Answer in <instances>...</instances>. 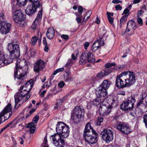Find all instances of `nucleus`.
<instances>
[{
    "instance_id": "e433bc0d",
    "label": "nucleus",
    "mask_w": 147,
    "mask_h": 147,
    "mask_svg": "<svg viewBox=\"0 0 147 147\" xmlns=\"http://www.w3.org/2000/svg\"><path fill=\"white\" fill-rule=\"evenodd\" d=\"M64 70V68L63 67H62L61 68H58L56 70L53 72V75H55L56 74L58 73L61 72L63 71Z\"/></svg>"
},
{
    "instance_id": "c9c22d12",
    "label": "nucleus",
    "mask_w": 147,
    "mask_h": 147,
    "mask_svg": "<svg viewBox=\"0 0 147 147\" xmlns=\"http://www.w3.org/2000/svg\"><path fill=\"white\" fill-rule=\"evenodd\" d=\"M75 14L77 16L76 18V20L77 22L78 23H80L81 21V19L80 17H82L80 15H79L77 12L75 13Z\"/></svg>"
},
{
    "instance_id": "f257e3e1",
    "label": "nucleus",
    "mask_w": 147,
    "mask_h": 147,
    "mask_svg": "<svg viewBox=\"0 0 147 147\" xmlns=\"http://www.w3.org/2000/svg\"><path fill=\"white\" fill-rule=\"evenodd\" d=\"M136 82V76L132 72L124 71L117 76L116 84L119 88L131 86Z\"/></svg>"
},
{
    "instance_id": "bb28decb",
    "label": "nucleus",
    "mask_w": 147,
    "mask_h": 147,
    "mask_svg": "<svg viewBox=\"0 0 147 147\" xmlns=\"http://www.w3.org/2000/svg\"><path fill=\"white\" fill-rule=\"evenodd\" d=\"M42 10H41L39 11L37 17L33 23V24L34 25L36 24L37 23H38V22L40 21L42 18Z\"/></svg>"
},
{
    "instance_id": "338daca9",
    "label": "nucleus",
    "mask_w": 147,
    "mask_h": 147,
    "mask_svg": "<svg viewBox=\"0 0 147 147\" xmlns=\"http://www.w3.org/2000/svg\"><path fill=\"white\" fill-rule=\"evenodd\" d=\"M107 17L108 16H111L113 15V13H109L108 12L107 13Z\"/></svg>"
},
{
    "instance_id": "f3484780",
    "label": "nucleus",
    "mask_w": 147,
    "mask_h": 147,
    "mask_svg": "<svg viewBox=\"0 0 147 147\" xmlns=\"http://www.w3.org/2000/svg\"><path fill=\"white\" fill-rule=\"evenodd\" d=\"M36 10V7H34L33 5L31 4L27 7L25 10V12L28 15L31 16L35 13Z\"/></svg>"
},
{
    "instance_id": "c03bdc74",
    "label": "nucleus",
    "mask_w": 147,
    "mask_h": 147,
    "mask_svg": "<svg viewBox=\"0 0 147 147\" xmlns=\"http://www.w3.org/2000/svg\"><path fill=\"white\" fill-rule=\"evenodd\" d=\"M47 138H44V141L42 145L44 147H48L47 144Z\"/></svg>"
},
{
    "instance_id": "680f3d73",
    "label": "nucleus",
    "mask_w": 147,
    "mask_h": 147,
    "mask_svg": "<svg viewBox=\"0 0 147 147\" xmlns=\"http://www.w3.org/2000/svg\"><path fill=\"white\" fill-rule=\"evenodd\" d=\"M43 44L44 45H47L46 38L45 37L44 38H43Z\"/></svg>"
},
{
    "instance_id": "5701e85b",
    "label": "nucleus",
    "mask_w": 147,
    "mask_h": 147,
    "mask_svg": "<svg viewBox=\"0 0 147 147\" xmlns=\"http://www.w3.org/2000/svg\"><path fill=\"white\" fill-rule=\"evenodd\" d=\"M55 30L53 28H49L46 33V36L49 39H51L53 38L55 35Z\"/></svg>"
},
{
    "instance_id": "6e6552de",
    "label": "nucleus",
    "mask_w": 147,
    "mask_h": 147,
    "mask_svg": "<svg viewBox=\"0 0 147 147\" xmlns=\"http://www.w3.org/2000/svg\"><path fill=\"white\" fill-rule=\"evenodd\" d=\"M136 101L134 96H131L125 101L121 106L122 109L125 111L128 110H131L133 108L134 104Z\"/></svg>"
},
{
    "instance_id": "ddd939ff",
    "label": "nucleus",
    "mask_w": 147,
    "mask_h": 147,
    "mask_svg": "<svg viewBox=\"0 0 147 147\" xmlns=\"http://www.w3.org/2000/svg\"><path fill=\"white\" fill-rule=\"evenodd\" d=\"M117 128L122 133L126 134H128L131 131L129 126L125 124H119L117 125Z\"/></svg>"
},
{
    "instance_id": "69168bd1",
    "label": "nucleus",
    "mask_w": 147,
    "mask_h": 147,
    "mask_svg": "<svg viewBox=\"0 0 147 147\" xmlns=\"http://www.w3.org/2000/svg\"><path fill=\"white\" fill-rule=\"evenodd\" d=\"M46 90H44L41 93V94L40 95V96L42 97H43L44 96V94L46 93Z\"/></svg>"
},
{
    "instance_id": "13d9d810",
    "label": "nucleus",
    "mask_w": 147,
    "mask_h": 147,
    "mask_svg": "<svg viewBox=\"0 0 147 147\" xmlns=\"http://www.w3.org/2000/svg\"><path fill=\"white\" fill-rule=\"evenodd\" d=\"M49 87V85H48V82H46L44 83L43 86H42V88H48Z\"/></svg>"
},
{
    "instance_id": "4d7b16f0",
    "label": "nucleus",
    "mask_w": 147,
    "mask_h": 147,
    "mask_svg": "<svg viewBox=\"0 0 147 147\" xmlns=\"http://www.w3.org/2000/svg\"><path fill=\"white\" fill-rule=\"evenodd\" d=\"M142 11L141 10H140L138 12L137 14L138 18H139L142 15Z\"/></svg>"
},
{
    "instance_id": "412c9836",
    "label": "nucleus",
    "mask_w": 147,
    "mask_h": 147,
    "mask_svg": "<svg viewBox=\"0 0 147 147\" xmlns=\"http://www.w3.org/2000/svg\"><path fill=\"white\" fill-rule=\"evenodd\" d=\"M136 28V26L135 22L132 20L129 21L127 24V28L125 32H129L131 29L134 30Z\"/></svg>"
},
{
    "instance_id": "4468645a",
    "label": "nucleus",
    "mask_w": 147,
    "mask_h": 147,
    "mask_svg": "<svg viewBox=\"0 0 147 147\" xmlns=\"http://www.w3.org/2000/svg\"><path fill=\"white\" fill-rule=\"evenodd\" d=\"M39 117L38 115L35 116L33 119L32 122L29 123L27 125L26 127L30 128V132L31 133H33L35 131L36 127L34 124L37 123L39 120Z\"/></svg>"
},
{
    "instance_id": "a19ab883",
    "label": "nucleus",
    "mask_w": 147,
    "mask_h": 147,
    "mask_svg": "<svg viewBox=\"0 0 147 147\" xmlns=\"http://www.w3.org/2000/svg\"><path fill=\"white\" fill-rule=\"evenodd\" d=\"M82 9H83V8L82 6H79L78 7V11L79 13V14H78L79 15H80V16L81 17H82Z\"/></svg>"
},
{
    "instance_id": "3c124183",
    "label": "nucleus",
    "mask_w": 147,
    "mask_h": 147,
    "mask_svg": "<svg viewBox=\"0 0 147 147\" xmlns=\"http://www.w3.org/2000/svg\"><path fill=\"white\" fill-rule=\"evenodd\" d=\"M129 10L128 9H125L123 11V13L127 15V16H128L129 14Z\"/></svg>"
},
{
    "instance_id": "58836bf2",
    "label": "nucleus",
    "mask_w": 147,
    "mask_h": 147,
    "mask_svg": "<svg viewBox=\"0 0 147 147\" xmlns=\"http://www.w3.org/2000/svg\"><path fill=\"white\" fill-rule=\"evenodd\" d=\"M92 136L91 137H92V138H97L98 137V134L93 129L92 130Z\"/></svg>"
},
{
    "instance_id": "c756f323",
    "label": "nucleus",
    "mask_w": 147,
    "mask_h": 147,
    "mask_svg": "<svg viewBox=\"0 0 147 147\" xmlns=\"http://www.w3.org/2000/svg\"><path fill=\"white\" fill-rule=\"evenodd\" d=\"M17 4L21 7L24 6L28 0H17Z\"/></svg>"
},
{
    "instance_id": "423d86ee",
    "label": "nucleus",
    "mask_w": 147,
    "mask_h": 147,
    "mask_svg": "<svg viewBox=\"0 0 147 147\" xmlns=\"http://www.w3.org/2000/svg\"><path fill=\"white\" fill-rule=\"evenodd\" d=\"M95 61V56L93 54L88 51H86L81 55L79 63L81 65H84L87 62L91 63Z\"/></svg>"
},
{
    "instance_id": "a211bd4d",
    "label": "nucleus",
    "mask_w": 147,
    "mask_h": 147,
    "mask_svg": "<svg viewBox=\"0 0 147 147\" xmlns=\"http://www.w3.org/2000/svg\"><path fill=\"white\" fill-rule=\"evenodd\" d=\"M107 90L100 86L96 92V94L98 97H105L107 96Z\"/></svg>"
},
{
    "instance_id": "72a5a7b5",
    "label": "nucleus",
    "mask_w": 147,
    "mask_h": 147,
    "mask_svg": "<svg viewBox=\"0 0 147 147\" xmlns=\"http://www.w3.org/2000/svg\"><path fill=\"white\" fill-rule=\"evenodd\" d=\"M62 103V101L61 100H59L55 104L54 107L56 109H58L60 108Z\"/></svg>"
},
{
    "instance_id": "864d4df0",
    "label": "nucleus",
    "mask_w": 147,
    "mask_h": 147,
    "mask_svg": "<svg viewBox=\"0 0 147 147\" xmlns=\"http://www.w3.org/2000/svg\"><path fill=\"white\" fill-rule=\"evenodd\" d=\"M89 45V43L88 42H86L84 44V48L86 49H87L88 48V47Z\"/></svg>"
},
{
    "instance_id": "2f4dec72",
    "label": "nucleus",
    "mask_w": 147,
    "mask_h": 147,
    "mask_svg": "<svg viewBox=\"0 0 147 147\" xmlns=\"http://www.w3.org/2000/svg\"><path fill=\"white\" fill-rule=\"evenodd\" d=\"M100 100L99 98H98L95 99L92 101V105H94L95 106H97L100 103Z\"/></svg>"
},
{
    "instance_id": "bf43d9fd",
    "label": "nucleus",
    "mask_w": 147,
    "mask_h": 147,
    "mask_svg": "<svg viewBox=\"0 0 147 147\" xmlns=\"http://www.w3.org/2000/svg\"><path fill=\"white\" fill-rule=\"evenodd\" d=\"M118 94L124 96L125 94V92L123 91H119L118 92Z\"/></svg>"
},
{
    "instance_id": "37998d69",
    "label": "nucleus",
    "mask_w": 147,
    "mask_h": 147,
    "mask_svg": "<svg viewBox=\"0 0 147 147\" xmlns=\"http://www.w3.org/2000/svg\"><path fill=\"white\" fill-rule=\"evenodd\" d=\"M107 18L109 23L111 24H112L114 21V18L110 16H108Z\"/></svg>"
},
{
    "instance_id": "b1692460",
    "label": "nucleus",
    "mask_w": 147,
    "mask_h": 147,
    "mask_svg": "<svg viewBox=\"0 0 147 147\" xmlns=\"http://www.w3.org/2000/svg\"><path fill=\"white\" fill-rule=\"evenodd\" d=\"M108 69H106L103 72L101 71L100 73H98L97 75V77L99 79L102 78L103 77L110 74L112 70L109 71Z\"/></svg>"
},
{
    "instance_id": "a878e982",
    "label": "nucleus",
    "mask_w": 147,
    "mask_h": 147,
    "mask_svg": "<svg viewBox=\"0 0 147 147\" xmlns=\"http://www.w3.org/2000/svg\"><path fill=\"white\" fill-rule=\"evenodd\" d=\"M41 38H38L36 36H34L31 38L30 43L32 45L34 46L36 45L37 40H38L39 45H40L41 42Z\"/></svg>"
},
{
    "instance_id": "393cba45",
    "label": "nucleus",
    "mask_w": 147,
    "mask_h": 147,
    "mask_svg": "<svg viewBox=\"0 0 147 147\" xmlns=\"http://www.w3.org/2000/svg\"><path fill=\"white\" fill-rule=\"evenodd\" d=\"M110 84L109 81L107 80H105L103 81L99 86L107 90L109 88Z\"/></svg>"
},
{
    "instance_id": "c85d7f7f",
    "label": "nucleus",
    "mask_w": 147,
    "mask_h": 147,
    "mask_svg": "<svg viewBox=\"0 0 147 147\" xmlns=\"http://www.w3.org/2000/svg\"><path fill=\"white\" fill-rule=\"evenodd\" d=\"M85 142L88 144H94L96 142L97 138H84Z\"/></svg>"
},
{
    "instance_id": "79ce46f5",
    "label": "nucleus",
    "mask_w": 147,
    "mask_h": 147,
    "mask_svg": "<svg viewBox=\"0 0 147 147\" xmlns=\"http://www.w3.org/2000/svg\"><path fill=\"white\" fill-rule=\"evenodd\" d=\"M144 121L146 127L147 128V115L146 114L143 117Z\"/></svg>"
},
{
    "instance_id": "603ef678",
    "label": "nucleus",
    "mask_w": 147,
    "mask_h": 147,
    "mask_svg": "<svg viewBox=\"0 0 147 147\" xmlns=\"http://www.w3.org/2000/svg\"><path fill=\"white\" fill-rule=\"evenodd\" d=\"M112 2L114 4H117L121 3L122 1L119 0H113Z\"/></svg>"
},
{
    "instance_id": "5fc2aeb1",
    "label": "nucleus",
    "mask_w": 147,
    "mask_h": 147,
    "mask_svg": "<svg viewBox=\"0 0 147 147\" xmlns=\"http://www.w3.org/2000/svg\"><path fill=\"white\" fill-rule=\"evenodd\" d=\"M115 8H116V10H121L122 9V7L119 4L118 5H117L115 6Z\"/></svg>"
},
{
    "instance_id": "0e129e2a",
    "label": "nucleus",
    "mask_w": 147,
    "mask_h": 147,
    "mask_svg": "<svg viewBox=\"0 0 147 147\" xmlns=\"http://www.w3.org/2000/svg\"><path fill=\"white\" fill-rule=\"evenodd\" d=\"M12 124V123L11 122L9 123L5 127L6 128H7L8 127H12V126H11V125Z\"/></svg>"
},
{
    "instance_id": "4be33fe9",
    "label": "nucleus",
    "mask_w": 147,
    "mask_h": 147,
    "mask_svg": "<svg viewBox=\"0 0 147 147\" xmlns=\"http://www.w3.org/2000/svg\"><path fill=\"white\" fill-rule=\"evenodd\" d=\"M11 110H12V108H11V104H9L6 106L5 107L3 110V111L0 113V114L2 112H3V113L4 114L3 116H1V123L2 122V121L1 117H3L5 114L7 113L8 112L9 113V116L8 117V118H7V119H8V118H9L10 117V116L12 114V113L11 112Z\"/></svg>"
},
{
    "instance_id": "7ed1b4c3",
    "label": "nucleus",
    "mask_w": 147,
    "mask_h": 147,
    "mask_svg": "<svg viewBox=\"0 0 147 147\" xmlns=\"http://www.w3.org/2000/svg\"><path fill=\"white\" fill-rule=\"evenodd\" d=\"M25 62L24 59H19L17 60L16 63L14 74L15 78L19 80V84L23 81L24 77L26 74V71L23 69V66L26 64Z\"/></svg>"
},
{
    "instance_id": "1a4fd4ad",
    "label": "nucleus",
    "mask_w": 147,
    "mask_h": 147,
    "mask_svg": "<svg viewBox=\"0 0 147 147\" xmlns=\"http://www.w3.org/2000/svg\"><path fill=\"white\" fill-rule=\"evenodd\" d=\"M13 18L15 22L20 26H22L26 24L24 21V15L20 10H17L15 11Z\"/></svg>"
},
{
    "instance_id": "cd10ccee",
    "label": "nucleus",
    "mask_w": 147,
    "mask_h": 147,
    "mask_svg": "<svg viewBox=\"0 0 147 147\" xmlns=\"http://www.w3.org/2000/svg\"><path fill=\"white\" fill-rule=\"evenodd\" d=\"M115 63H107L105 65V66L107 68V69H109V70H112L111 71H113V68L111 67H113V68L114 69H117V68H116L115 66Z\"/></svg>"
},
{
    "instance_id": "a18cd8bd",
    "label": "nucleus",
    "mask_w": 147,
    "mask_h": 147,
    "mask_svg": "<svg viewBox=\"0 0 147 147\" xmlns=\"http://www.w3.org/2000/svg\"><path fill=\"white\" fill-rule=\"evenodd\" d=\"M126 22V20L125 19V17L124 16H123L120 20V24H122L125 22Z\"/></svg>"
},
{
    "instance_id": "473e14b6",
    "label": "nucleus",
    "mask_w": 147,
    "mask_h": 147,
    "mask_svg": "<svg viewBox=\"0 0 147 147\" xmlns=\"http://www.w3.org/2000/svg\"><path fill=\"white\" fill-rule=\"evenodd\" d=\"M74 63V62L72 59H68L67 63L65 65V66L67 68L71 66Z\"/></svg>"
},
{
    "instance_id": "2eb2a0df",
    "label": "nucleus",
    "mask_w": 147,
    "mask_h": 147,
    "mask_svg": "<svg viewBox=\"0 0 147 147\" xmlns=\"http://www.w3.org/2000/svg\"><path fill=\"white\" fill-rule=\"evenodd\" d=\"M45 65L44 62L41 60L38 61L35 64L34 70L35 72H38L41 70L44 67Z\"/></svg>"
},
{
    "instance_id": "aec40b11",
    "label": "nucleus",
    "mask_w": 147,
    "mask_h": 147,
    "mask_svg": "<svg viewBox=\"0 0 147 147\" xmlns=\"http://www.w3.org/2000/svg\"><path fill=\"white\" fill-rule=\"evenodd\" d=\"M54 145L57 147H63L65 145L64 140L62 138H52Z\"/></svg>"
},
{
    "instance_id": "ea45409f",
    "label": "nucleus",
    "mask_w": 147,
    "mask_h": 147,
    "mask_svg": "<svg viewBox=\"0 0 147 147\" xmlns=\"http://www.w3.org/2000/svg\"><path fill=\"white\" fill-rule=\"evenodd\" d=\"M103 121V118L102 117H98V121L96 122V124L97 125H100V123L102 122Z\"/></svg>"
},
{
    "instance_id": "9b49d317",
    "label": "nucleus",
    "mask_w": 147,
    "mask_h": 147,
    "mask_svg": "<svg viewBox=\"0 0 147 147\" xmlns=\"http://www.w3.org/2000/svg\"><path fill=\"white\" fill-rule=\"evenodd\" d=\"M104 45V41L102 40V39L101 37H100L97 40L94 42L91 50L93 52H95L100 49L101 46H103Z\"/></svg>"
},
{
    "instance_id": "09e8293b",
    "label": "nucleus",
    "mask_w": 147,
    "mask_h": 147,
    "mask_svg": "<svg viewBox=\"0 0 147 147\" xmlns=\"http://www.w3.org/2000/svg\"><path fill=\"white\" fill-rule=\"evenodd\" d=\"M92 101H90V102H88L87 104V107L88 109H90L91 108L92 105Z\"/></svg>"
},
{
    "instance_id": "9d476101",
    "label": "nucleus",
    "mask_w": 147,
    "mask_h": 147,
    "mask_svg": "<svg viewBox=\"0 0 147 147\" xmlns=\"http://www.w3.org/2000/svg\"><path fill=\"white\" fill-rule=\"evenodd\" d=\"M106 102V100H104L102 105L100 106L99 109L100 114L104 116L108 115L111 109V106L108 103L107 104H105Z\"/></svg>"
},
{
    "instance_id": "de8ad7c7",
    "label": "nucleus",
    "mask_w": 147,
    "mask_h": 147,
    "mask_svg": "<svg viewBox=\"0 0 147 147\" xmlns=\"http://www.w3.org/2000/svg\"><path fill=\"white\" fill-rule=\"evenodd\" d=\"M137 20L138 23L139 24L140 26L142 25V20L140 18H138Z\"/></svg>"
},
{
    "instance_id": "052dcab7",
    "label": "nucleus",
    "mask_w": 147,
    "mask_h": 147,
    "mask_svg": "<svg viewBox=\"0 0 147 147\" xmlns=\"http://www.w3.org/2000/svg\"><path fill=\"white\" fill-rule=\"evenodd\" d=\"M35 110L34 109H31L29 112V114L28 115V116L31 115L32 113L35 111Z\"/></svg>"
},
{
    "instance_id": "f03ea898",
    "label": "nucleus",
    "mask_w": 147,
    "mask_h": 147,
    "mask_svg": "<svg viewBox=\"0 0 147 147\" xmlns=\"http://www.w3.org/2000/svg\"><path fill=\"white\" fill-rule=\"evenodd\" d=\"M32 84L31 83L30 81L27 82L26 85L24 86L23 88H20L19 92H17L14 96L15 101V107L17 108V105L18 103L20 101L22 100L23 102H25L30 97V96L27 94L29 93V91L25 89H23L24 87L27 86L29 87H30V88Z\"/></svg>"
},
{
    "instance_id": "8fccbe9b",
    "label": "nucleus",
    "mask_w": 147,
    "mask_h": 147,
    "mask_svg": "<svg viewBox=\"0 0 147 147\" xmlns=\"http://www.w3.org/2000/svg\"><path fill=\"white\" fill-rule=\"evenodd\" d=\"M103 140H104L107 143H109L112 140L113 138H102Z\"/></svg>"
},
{
    "instance_id": "20e7f679",
    "label": "nucleus",
    "mask_w": 147,
    "mask_h": 147,
    "mask_svg": "<svg viewBox=\"0 0 147 147\" xmlns=\"http://www.w3.org/2000/svg\"><path fill=\"white\" fill-rule=\"evenodd\" d=\"M69 127L62 122L58 123L56 127L57 133L51 136L52 138L56 137L67 138L69 135Z\"/></svg>"
},
{
    "instance_id": "f8f14e48",
    "label": "nucleus",
    "mask_w": 147,
    "mask_h": 147,
    "mask_svg": "<svg viewBox=\"0 0 147 147\" xmlns=\"http://www.w3.org/2000/svg\"><path fill=\"white\" fill-rule=\"evenodd\" d=\"M0 32L2 34H6L10 30L11 25L7 22L0 23Z\"/></svg>"
},
{
    "instance_id": "0eeeda50",
    "label": "nucleus",
    "mask_w": 147,
    "mask_h": 147,
    "mask_svg": "<svg viewBox=\"0 0 147 147\" xmlns=\"http://www.w3.org/2000/svg\"><path fill=\"white\" fill-rule=\"evenodd\" d=\"M83 110L79 106H76L71 113V119L74 123H77L80 121L84 115Z\"/></svg>"
},
{
    "instance_id": "49530a36",
    "label": "nucleus",
    "mask_w": 147,
    "mask_h": 147,
    "mask_svg": "<svg viewBox=\"0 0 147 147\" xmlns=\"http://www.w3.org/2000/svg\"><path fill=\"white\" fill-rule=\"evenodd\" d=\"M62 38L67 40L69 38V36L67 35L63 34L61 36Z\"/></svg>"
},
{
    "instance_id": "6e6d98bb",
    "label": "nucleus",
    "mask_w": 147,
    "mask_h": 147,
    "mask_svg": "<svg viewBox=\"0 0 147 147\" xmlns=\"http://www.w3.org/2000/svg\"><path fill=\"white\" fill-rule=\"evenodd\" d=\"M65 85V83L63 82H60L58 86L60 88L63 87Z\"/></svg>"
},
{
    "instance_id": "dca6fc26",
    "label": "nucleus",
    "mask_w": 147,
    "mask_h": 147,
    "mask_svg": "<svg viewBox=\"0 0 147 147\" xmlns=\"http://www.w3.org/2000/svg\"><path fill=\"white\" fill-rule=\"evenodd\" d=\"M93 129L92 127L91 126L90 123L89 122L87 123L86 125L84 131L83 136L84 138L90 137V130H91L92 131Z\"/></svg>"
},
{
    "instance_id": "7c9ffc66",
    "label": "nucleus",
    "mask_w": 147,
    "mask_h": 147,
    "mask_svg": "<svg viewBox=\"0 0 147 147\" xmlns=\"http://www.w3.org/2000/svg\"><path fill=\"white\" fill-rule=\"evenodd\" d=\"M7 22L4 13L2 12L0 13V23Z\"/></svg>"
},
{
    "instance_id": "e2e57ef3",
    "label": "nucleus",
    "mask_w": 147,
    "mask_h": 147,
    "mask_svg": "<svg viewBox=\"0 0 147 147\" xmlns=\"http://www.w3.org/2000/svg\"><path fill=\"white\" fill-rule=\"evenodd\" d=\"M45 47L44 49V50L45 52H47L49 50V47L47 45H45Z\"/></svg>"
},
{
    "instance_id": "4c0bfd02",
    "label": "nucleus",
    "mask_w": 147,
    "mask_h": 147,
    "mask_svg": "<svg viewBox=\"0 0 147 147\" xmlns=\"http://www.w3.org/2000/svg\"><path fill=\"white\" fill-rule=\"evenodd\" d=\"M78 54V53L77 52H75L74 53L71 55L72 59L73 61L76 60L77 58V56Z\"/></svg>"
},
{
    "instance_id": "6ab92c4d",
    "label": "nucleus",
    "mask_w": 147,
    "mask_h": 147,
    "mask_svg": "<svg viewBox=\"0 0 147 147\" xmlns=\"http://www.w3.org/2000/svg\"><path fill=\"white\" fill-rule=\"evenodd\" d=\"M102 138H111L113 137V133L109 129L103 131L101 133Z\"/></svg>"
},
{
    "instance_id": "f704fd0d",
    "label": "nucleus",
    "mask_w": 147,
    "mask_h": 147,
    "mask_svg": "<svg viewBox=\"0 0 147 147\" xmlns=\"http://www.w3.org/2000/svg\"><path fill=\"white\" fill-rule=\"evenodd\" d=\"M32 3H33L31 4L32 5H33L34 6V7H36V9L38 7H39L40 6V2L38 0H37L35 1H34Z\"/></svg>"
},
{
    "instance_id": "774afa93",
    "label": "nucleus",
    "mask_w": 147,
    "mask_h": 147,
    "mask_svg": "<svg viewBox=\"0 0 147 147\" xmlns=\"http://www.w3.org/2000/svg\"><path fill=\"white\" fill-rule=\"evenodd\" d=\"M141 1L140 0H134L133 1V4H136L138 3Z\"/></svg>"
},
{
    "instance_id": "39448f33",
    "label": "nucleus",
    "mask_w": 147,
    "mask_h": 147,
    "mask_svg": "<svg viewBox=\"0 0 147 147\" xmlns=\"http://www.w3.org/2000/svg\"><path fill=\"white\" fill-rule=\"evenodd\" d=\"M7 51L9 53V59H11L12 62L13 59L19 57L20 55V50L19 45L13 43H8L7 45Z\"/></svg>"
}]
</instances>
